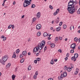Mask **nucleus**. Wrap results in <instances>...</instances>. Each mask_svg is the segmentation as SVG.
I'll use <instances>...</instances> for the list:
<instances>
[{"label": "nucleus", "instance_id": "obj_1", "mask_svg": "<svg viewBox=\"0 0 80 80\" xmlns=\"http://www.w3.org/2000/svg\"><path fill=\"white\" fill-rule=\"evenodd\" d=\"M77 7H78V6H76L75 7V4L73 2H69L68 3V8L67 9L70 13L73 14L75 12V10H77Z\"/></svg>", "mask_w": 80, "mask_h": 80}, {"label": "nucleus", "instance_id": "obj_2", "mask_svg": "<svg viewBox=\"0 0 80 80\" xmlns=\"http://www.w3.org/2000/svg\"><path fill=\"white\" fill-rule=\"evenodd\" d=\"M45 41H42L41 42H40L38 45V47H39V50H41L42 48H43V47L45 46Z\"/></svg>", "mask_w": 80, "mask_h": 80}, {"label": "nucleus", "instance_id": "obj_3", "mask_svg": "<svg viewBox=\"0 0 80 80\" xmlns=\"http://www.w3.org/2000/svg\"><path fill=\"white\" fill-rule=\"evenodd\" d=\"M32 0H25L23 4L24 7H28L30 4V2Z\"/></svg>", "mask_w": 80, "mask_h": 80}, {"label": "nucleus", "instance_id": "obj_4", "mask_svg": "<svg viewBox=\"0 0 80 80\" xmlns=\"http://www.w3.org/2000/svg\"><path fill=\"white\" fill-rule=\"evenodd\" d=\"M7 60H8V57L7 55L5 56L2 58V60L6 62Z\"/></svg>", "mask_w": 80, "mask_h": 80}, {"label": "nucleus", "instance_id": "obj_5", "mask_svg": "<svg viewBox=\"0 0 80 80\" xmlns=\"http://www.w3.org/2000/svg\"><path fill=\"white\" fill-rule=\"evenodd\" d=\"M75 47H76V44L73 43L70 46V48H73V50H74V49H75Z\"/></svg>", "mask_w": 80, "mask_h": 80}, {"label": "nucleus", "instance_id": "obj_6", "mask_svg": "<svg viewBox=\"0 0 80 80\" xmlns=\"http://www.w3.org/2000/svg\"><path fill=\"white\" fill-rule=\"evenodd\" d=\"M42 27V26H41V25L40 24H38L36 26V28L37 29V30H40L41 28Z\"/></svg>", "mask_w": 80, "mask_h": 80}, {"label": "nucleus", "instance_id": "obj_7", "mask_svg": "<svg viewBox=\"0 0 80 80\" xmlns=\"http://www.w3.org/2000/svg\"><path fill=\"white\" fill-rule=\"evenodd\" d=\"M63 73H62L61 76L58 77V79L59 80H62L63 79Z\"/></svg>", "mask_w": 80, "mask_h": 80}, {"label": "nucleus", "instance_id": "obj_8", "mask_svg": "<svg viewBox=\"0 0 80 80\" xmlns=\"http://www.w3.org/2000/svg\"><path fill=\"white\" fill-rule=\"evenodd\" d=\"M39 47L38 46H37L35 48L33 49V51L34 52H38V49H39Z\"/></svg>", "mask_w": 80, "mask_h": 80}, {"label": "nucleus", "instance_id": "obj_9", "mask_svg": "<svg viewBox=\"0 0 80 80\" xmlns=\"http://www.w3.org/2000/svg\"><path fill=\"white\" fill-rule=\"evenodd\" d=\"M6 61H4L2 60V59L0 60V62L2 63V65H5V62Z\"/></svg>", "mask_w": 80, "mask_h": 80}, {"label": "nucleus", "instance_id": "obj_10", "mask_svg": "<svg viewBox=\"0 0 80 80\" xmlns=\"http://www.w3.org/2000/svg\"><path fill=\"white\" fill-rule=\"evenodd\" d=\"M22 53L23 56H26L27 55V51H24L22 52Z\"/></svg>", "mask_w": 80, "mask_h": 80}, {"label": "nucleus", "instance_id": "obj_11", "mask_svg": "<svg viewBox=\"0 0 80 80\" xmlns=\"http://www.w3.org/2000/svg\"><path fill=\"white\" fill-rule=\"evenodd\" d=\"M71 59L72 60H73L74 62H75V61H76V60H77L76 58L74 56L72 57L71 58Z\"/></svg>", "mask_w": 80, "mask_h": 80}, {"label": "nucleus", "instance_id": "obj_12", "mask_svg": "<svg viewBox=\"0 0 80 80\" xmlns=\"http://www.w3.org/2000/svg\"><path fill=\"white\" fill-rule=\"evenodd\" d=\"M63 77H67V73L66 72H65L63 73Z\"/></svg>", "mask_w": 80, "mask_h": 80}, {"label": "nucleus", "instance_id": "obj_13", "mask_svg": "<svg viewBox=\"0 0 80 80\" xmlns=\"http://www.w3.org/2000/svg\"><path fill=\"white\" fill-rule=\"evenodd\" d=\"M78 70H79V69L78 68L76 69V72H75V75L78 74Z\"/></svg>", "mask_w": 80, "mask_h": 80}, {"label": "nucleus", "instance_id": "obj_14", "mask_svg": "<svg viewBox=\"0 0 80 80\" xmlns=\"http://www.w3.org/2000/svg\"><path fill=\"white\" fill-rule=\"evenodd\" d=\"M74 57L77 59L78 58V53H75L74 55Z\"/></svg>", "mask_w": 80, "mask_h": 80}, {"label": "nucleus", "instance_id": "obj_15", "mask_svg": "<svg viewBox=\"0 0 80 80\" xmlns=\"http://www.w3.org/2000/svg\"><path fill=\"white\" fill-rule=\"evenodd\" d=\"M53 59H52L51 60V62H50V64H51V65H53V64H54V62H53Z\"/></svg>", "mask_w": 80, "mask_h": 80}, {"label": "nucleus", "instance_id": "obj_16", "mask_svg": "<svg viewBox=\"0 0 80 80\" xmlns=\"http://www.w3.org/2000/svg\"><path fill=\"white\" fill-rule=\"evenodd\" d=\"M67 70L68 72H70L72 70V68L70 67L68 68Z\"/></svg>", "mask_w": 80, "mask_h": 80}, {"label": "nucleus", "instance_id": "obj_17", "mask_svg": "<svg viewBox=\"0 0 80 80\" xmlns=\"http://www.w3.org/2000/svg\"><path fill=\"white\" fill-rule=\"evenodd\" d=\"M59 20L60 19H59V18L58 17L57 19H56V20H55V22H56L57 23H58V22H59Z\"/></svg>", "mask_w": 80, "mask_h": 80}, {"label": "nucleus", "instance_id": "obj_18", "mask_svg": "<svg viewBox=\"0 0 80 80\" xmlns=\"http://www.w3.org/2000/svg\"><path fill=\"white\" fill-rule=\"evenodd\" d=\"M44 37H47V36H48V34L47 32H44L43 34Z\"/></svg>", "mask_w": 80, "mask_h": 80}, {"label": "nucleus", "instance_id": "obj_19", "mask_svg": "<svg viewBox=\"0 0 80 80\" xmlns=\"http://www.w3.org/2000/svg\"><path fill=\"white\" fill-rule=\"evenodd\" d=\"M24 60H25V59L23 58H22L20 60V62L21 63H23V62H24Z\"/></svg>", "mask_w": 80, "mask_h": 80}, {"label": "nucleus", "instance_id": "obj_20", "mask_svg": "<svg viewBox=\"0 0 80 80\" xmlns=\"http://www.w3.org/2000/svg\"><path fill=\"white\" fill-rule=\"evenodd\" d=\"M40 35H41V32H39L37 33V35L38 36V37H39L40 36Z\"/></svg>", "mask_w": 80, "mask_h": 80}, {"label": "nucleus", "instance_id": "obj_21", "mask_svg": "<svg viewBox=\"0 0 80 80\" xmlns=\"http://www.w3.org/2000/svg\"><path fill=\"white\" fill-rule=\"evenodd\" d=\"M10 66H11V63H9L6 65V67H8H8H10Z\"/></svg>", "mask_w": 80, "mask_h": 80}, {"label": "nucleus", "instance_id": "obj_22", "mask_svg": "<svg viewBox=\"0 0 80 80\" xmlns=\"http://www.w3.org/2000/svg\"><path fill=\"white\" fill-rule=\"evenodd\" d=\"M55 44L53 43L51 44V47L52 48H54L55 47Z\"/></svg>", "mask_w": 80, "mask_h": 80}, {"label": "nucleus", "instance_id": "obj_23", "mask_svg": "<svg viewBox=\"0 0 80 80\" xmlns=\"http://www.w3.org/2000/svg\"><path fill=\"white\" fill-rule=\"evenodd\" d=\"M15 75L14 74L12 76V78L13 80H14L15 79V77H16Z\"/></svg>", "mask_w": 80, "mask_h": 80}, {"label": "nucleus", "instance_id": "obj_24", "mask_svg": "<svg viewBox=\"0 0 80 80\" xmlns=\"http://www.w3.org/2000/svg\"><path fill=\"white\" fill-rule=\"evenodd\" d=\"M60 27H58V28H57L56 29V30L58 31H58H60Z\"/></svg>", "mask_w": 80, "mask_h": 80}, {"label": "nucleus", "instance_id": "obj_25", "mask_svg": "<svg viewBox=\"0 0 80 80\" xmlns=\"http://www.w3.org/2000/svg\"><path fill=\"white\" fill-rule=\"evenodd\" d=\"M37 16L39 18L40 17V12H38L37 14Z\"/></svg>", "mask_w": 80, "mask_h": 80}, {"label": "nucleus", "instance_id": "obj_26", "mask_svg": "<svg viewBox=\"0 0 80 80\" xmlns=\"http://www.w3.org/2000/svg\"><path fill=\"white\" fill-rule=\"evenodd\" d=\"M58 13V12H57V11H56V12H55L53 13L54 15H57Z\"/></svg>", "mask_w": 80, "mask_h": 80}, {"label": "nucleus", "instance_id": "obj_27", "mask_svg": "<svg viewBox=\"0 0 80 80\" xmlns=\"http://www.w3.org/2000/svg\"><path fill=\"white\" fill-rule=\"evenodd\" d=\"M63 28H64V29L66 28H67V25L66 24L63 25Z\"/></svg>", "mask_w": 80, "mask_h": 80}, {"label": "nucleus", "instance_id": "obj_28", "mask_svg": "<svg viewBox=\"0 0 80 80\" xmlns=\"http://www.w3.org/2000/svg\"><path fill=\"white\" fill-rule=\"evenodd\" d=\"M20 52V49H17L16 51V53H18Z\"/></svg>", "mask_w": 80, "mask_h": 80}, {"label": "nucleus", "instance_id": "obj_29", "mask_svg": "<svg viewBox=\"0 0 80 80\" xmlns=\"http://www.w3.org/2000/svg\"><path fill=\"white\" fill-rule=\"evenodd\" d=\"M58 40V38L57 37L55 38V41L57 42Z\"/></svg>", "mask_w": 80, "mask_h": 80}, {"label": "nucleus", "instance_id": "obj_30", "mask_svg": "<svg viewBox=\"0 0 80 80\" xmlns=\"http://www.w3.org/2000/svg\"><path fill=\"white\" fill-rule=\"evenodd\" d=\"M73 2L74 3V5H76V4H77V1L76 0H73Z\"/></svg>", "mask_w": 80, "mask_h": 80}, {"label": "nucleus", "instance_id": "obj_31", "mask_svg": "<svg viewBox=\"0 0 80 80\" xmlns=\"http://www.w3.org/2000/svg\"><path fill=\"white\" fill-rule=\"evenodd\" d=\"M74 40L75 41V42H77L78 41V38H74Z\"/></svg>", "mask_w": 80, "mask_h": 80}, {"label": "nucleus", "instance_id": "obj_32", "mask_svg": "<svg viewBox=\"0 0 80 80\" xmlns=\"http://www.w3.org/2000/svg\"><path fill=\"white\" fill-rule=\"evenodd\" d=\"M77 12L78 14H80V8L78 9Z\"/></svg>", "mask_w": 80, "mask_h": 80}, {"label": "nucleus", "instance_id": "obj_33", "mask_svg": "<svg viewBox=\"0 0 80 80\" xmlns=\"http://www.w3.org/2000/svg\"><path fill=\"white\" fill-rule=\"evenodd\" d=\"M35 4H32L31 6V8H35Z\"/></svg>", "mask_w": 80, "mask_h": 80}, {"label": "nucleus", "instance_id": "obj_34", "mask_svg": "<svg viewBox=\"0 0 80 80\" xmlns=\"http://www.w3.org/2000/svg\"><path fill=\"white\" fill-rule=\"evenodd\" d=\"M74 52V50H73V49H72L70 51V53H73Z\"/></svg>", "mask_w": 80, "mask_h": 80}, {"label": "nucleus", "instance_id": "obj_35", "mask_svg": "<svg viewBox=\"0 0 80 80\" xmlns=\"http://www.w3.org/2000/svg\"><path fill=\"white\" fill-rule=\"evenodd\" d=\"M68 68H67V67H66V66H65V67L64 68V69L65 71L67 70Z\"/></svg>", "mask_w": 80, "mask_h": 80}, {"label": "nucleus", "instance_id": "obj_36", "mask_svg": "<svg viewBox=\"0 0 80 80\" xmlns=\"http://www.w3.org/2000/svg\"><path fill=\"white\" fill-rule=\"evenodd\" d=\"M70 65L71 67V68H73V64H72V63H71L70 64Z\"/></svg>", "mask_w": 80, "mask_h": 80}, {"label": "nucleus", "instance_id": "obj_37", "mask_svg": "<svg viewBox=\"0 0 80 80\" xmlns=\"http://www.w3.org/2000/svg\"><path fill=\"white\" fill-rule=\"evenodd\" d=\"M28 70H31V66H29L28 68Z\"/></svg>", "mask_w": 80, "mask_h": 80}, {"label": "nucleus", "instance_id": "obj_38", "mask_svg": "<svg viewBox=\"0 0 80 80\" xmlns=\"http://www.w3.org/2000/svg\"><path fill=\"white\" fill-rule=\"evenodd\" d=\"M58 38L59 40H62V37H59Z\"/></svg>", "mask_w": 80, "mask_h": 80}, {"label": "nucleus", "instance_id": "obj_39", "mask_svg": "<svg viewBox=\"0 0 80 80\" xmlns=\"http://www.w3.org/2000/svg\"><path fill=\"white\" fill-rule=\"evenodd\" d=\"M72 28H73V29H74V26H71L70 27V30H72Z\"/></svg>", "mask_w": 80, "mask_h": 80}, {"label": "nucleus", "instance_id": "obj_40", "mask_svg": "<svg viewBox=\"0 0 80 80\" xmlns=\"http://www.w3.org/2000/svg\"><path fill=\"white\" fill-rule=\"evenodd\" d=\"M12 25H9L8 27V28L10 29L11 28H12Z\"/></svg>", "mask_w": 80, "mask_h": 80}, {"label": "nucleus", "instance_id": "obj_41", "mask_svg": "<svg viewBox=\"0 0 80 80\" xmlns=\"http://www.w3.org/2000/svg\"><path fill=\"white\" fill-rule=\"evenodd\" d=\"M33 77L34 79H36L37 78V75L35 74L33 76Z\"/></svg>", "mask_w": 80, "mask_h": 80}, {"label": "nucleus", "instance_id": "obj_42", "mask_svg": "<svg viewBox=\"0 0 80 80\" xmlns=\"http://www.w3.org/2000/svg\"><path fill=\"white\" fill-rule=\"evenodd\" d=\"M37 61H38V62H39V61H40V58H37Z\"/></svg>", "mask_w": 80, "mask_h": 80}, {"label": "nucleus", "instance_id": "obj_43", "mask_svg": "<svg viewBox=\"0 0 80 80\" xmlns=\"http://www.w3.org/2000/svg\"><path fill=\"white\" fill-rule=\"evenodd\" d=\"M47 43H48V45H51V42H50V41H48V42Z\"/></svg>", "mask_w": 80, "mask_h": 80}, {"label": "nucleus", "instance_id": "obj_44", "mask_svg": "<svg viewBox=\"0 0 80 80\" xmlns=\"http://www.w3.org/2000/svg\"><path fill=\"white\" fill-rule=\"evenodd\" d=\"M37 20L36 18H33V22H35Z\"/></svg>", "mask_w": 80, "mask_h": 80}, {"label": "nucleus", "instance_id": "obj_45", "mask_svg": "<svg viewBox=\"0 0 80 80\" xmlns=\"http://www.w3.org/2000/svg\"><path fill=\"white\" fill-rule=\"evenodd\" d=\"M19 57L20 58H22V57H23V56H22V54H21L20 56H19Z\"/></svg>", "mask_w": 80, "mask_h": 80}, {"label": "nucleus", "instance_id": "obj_46", "mask_svg": "<svg viewBox=\"0 0 80 80\" xmlns=\"http://www.w3.org/2000/svg\"><path fill=\"white\" fill-rule=\"evenodd\" d=\"M13 58H15L16 57V54H14L12 56Z\"/></svg>", "mask_w": 80, "mask_h": 80}, {"label": "nucleus", "instance_id": "obj_47", "mask_svg": "<svg viewBox=\"0 0 80 80\" xmlns=\"http://www.w3.org/2000/svg\"><path fill=\"white\" fill-rule=\"evenodd\" d=\"M49 8L50 9H53V7L51 5L49 6Z\"/></svg>", "mask_w": 80, "mask_h": 80}, {"label": "nucleus", "instance_id": "obj_48", "mask_svg": "<svg viewBox=\"0 0 80 80\" xmlns=\"http://www.w3.org/2000/svg\"><path fill=\"white\" fill-rule=\"evenodd\" d=\"M35 74L36 75H38V71H37L35 72Z\"/></svg>", "mask_w": 80, "mask_h": 80}, {"label": "nucleus", "instance_id": "obj_49", "mask_svg": "<svg viewBox=\"0 0 80 80\" xmlns=\"http://www.w3.org/2000/svg\"><path fill=\"white\" fill-rule=\"evenodd\" d=\"M6 39H7V38L6 37H5L4 38H3V41H5V40H6Z\"/></svg>", "mask_w": 80, "mask_h": 80}, {"label": "nucleus", "instance_id": "obj_50", "mask_svg": "<svg viewBox=\"0 0 80 80\" xmlns=\"http://www.w3.org/2000/svg\"><path fill=\"white\" fill-rule=\"evenodd\" d=\"M62 22H60L59 23V26H61L62 25Z\"/></svg>", "mask_w": 80, "mask_h": 80}, {"label": "nucleus", "instance_id": "obj_51", "mask_svg": "<svg viewBox=\"0 0 80 80\" xmlns=\"http://www.w3.org/2000/svg\"><path fill=\"white\" fill-rule=\"evenodd\" d=\"M15 28V25H12V29H14Z\"/></svg>", "mask_w": 80, "mask_h": 80}, {"label": "nucleus", "instance_id": "obj_52", "mask_svg": "<svg viewBox=\"0 0 80 80\" xmlns=\"http://www.w3.org/2000/svg\"><path fill=\"white\" fill-rule=\"evenodd\" d=\"M34 63H37V61L36 60H34Z\"/></svg>", "mask_w": 80, "mask_h": 80}, {"label": "nucleus", "instance_id": "obj_53", "mask_svg": "<svg viewBox=\"0 0 80 80\" xmlns=\"http://www.w3.org/2000/svg\"><path fill=\"white\" fill-rule=\"evenodd\" d=\"M66 56L67 57H69V53H68L66 54Z\"/></svg>", "mask_w": 80, "mask_h": 80}, {"label": "nucleus", "instance_id": "obj_54", "mask_svg": "<svg viewBox=\"0 0 80 80\" xmlns=\"http://www.w3.org/2000/svg\"><path fill=\"white\" fill-rule=\"evenodd\" d=\"M46 50H47V47L46 46H45L44 49V50L45 51Z\"/></svg>", "mask_w": 80, "mask_h": 80}, {"label": "nucleus", "instance_id": "obj_55", "mask_svg": "<svg viewBox=\"0 0 80 80\" xmlns=\"http://www.w3.org/2000/svg\"><path fill=\"white\" fill-rule=\"evenodd\" d=\"M26 75H25L23 76V78L24 80H25V78H26Z\"/></svg>", "mask_w": 80, "mask_h": 80}, {"label": "nucleus", "instance_id": "obj_56", "mask_svg": "<svg viewBox=\"0 0 80 80\" xmlns=\"http://www.w3.org/2000/svg\"><path fill=\"white\" fill-rule=\"evenodd\" d=\"M5 37V36H2L1 37V38H3Z\"/></svg>", "mask_w": 80, "mask_h": 80}, {"label": "nucleus", "instance_id": "obj_57", "mask_svg": "<svg viewBox=\"0 0 80 80\" xmlns=\"http://www.w3.org/2000/svg\"><path fill=\"white\" fill-rule=\"evenodd\" d=\"M18 69V68L17 67L15 69V72H16L17 71Z\"/></svg>", "mask_w": 80, "mask_h": 80}, {"label": "nucleus", "instance_id": "obj_58", "mask_svg": "<svg viewBox=\"0 0 80 80\" xmlns=\"http://www.w3.org/2000/svg\"><path fill=\"white\" fill-rule=\"evenodd\" d=\"M58 52H60V53H62V50L61 49H60L59 50H58Z\"/></svg>", "mask_w": 80, "mask_h": 80}, {"label": "nucleus", "instance_id": "obj_59", "mask_svg": "<svg viewBox=\"0 0 80 80\" xmlns=\"http://www.w3.org/2000/svg\"><path fill=\"white\" fill-rule=\"evenodd\" d=\"M56 11H57V12H59V8H58V9H57V10Z\"/></svg>", "mask_w": 80, "mask_h": 80}, {"label": "nucleus", "instance_id": "obj_60", "mask_svg": "<svg viewBox=\"0 0 80 80\" xmlns=\"http://www.w3.org/2000/svg\"><path fill=\"white\" fill-rule=\"evenodd\" d=\"M57 60H57V59H54V62H57Z\"/></svg>", "mask_w": 80, "mask_h": 80}, {"label": "nucleus", "instance_id": "obj_61", "mask_svg": "<svg viewBox=\"0 0 80 80\" xmlns=\"http://www.w3.org/2000/svg\"><path fill=\"white\" fill-rule=\"evenodd\" d=\"M68 57H66L65 58V60H68Z\"/></svg>", "mask_w": 80, "mask_h": 80}, {"label": "nucleus", "instance_id": "obj_62", "mask_svg": "<svg viewBox=\"0 0 80 80\" xmlns=\"http://www.w3.org/2000/svg\"><path fill=\"white\" fill-rule=\"evenodd\" d=\"M39 55V53L38 52L36 54V56H38Z\"/></svg>", "mask_w": 80, "mask_h": 80}, {"label": "nucleus", "instance_id": "obj_63", "mask_svg": "<svg viewBox=\"0 0 80 80\" xmlns=\"http://www.w3.org/2000/svg\"><path fill=\"white\" fill-rule=\"evenodd\" d=\"M36 52H37V51H33V52L35 54H36Z\"/></svg>", "mask_w": 80, "mask_h": 80}, {"label": "nucleus", "instance_id": "obj_64", "mask_svg": "<svg viewBox=\"0 0 80 80\" xmlns=\"http://www.w3.org/2000/svg\"><path fill=\"white\" fill-rule=\"evenodd\" d=\"M48 80H53V78H50L48 79Z\"/></svg>", "mask_w": 80, "mask_h": 80}]
</instances>
